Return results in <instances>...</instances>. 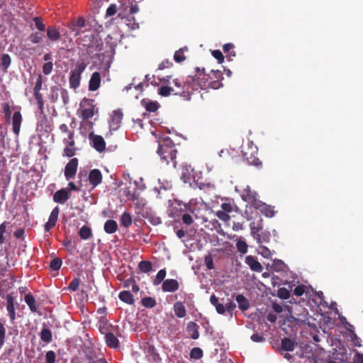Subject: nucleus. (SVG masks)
Returning <instances> with one entry per match:
<instances>
[{
	"mask_svg": "<svg viewBox=\"0 0 363 363\" xmlns=\"http://www.w3.org/2000/svg\"><path fill=\"white\" fill-rule=\"evenodd\" d=\"M83 46L87 47L89 55L93 54L94 52L101 51L103 49V41L99 34L94 32H88L81 38Z\"/></svg>",
	"mask_w": 363,
	"mask_h": 363,
	"instance_id": "1",
	"label": "nucleus"
},
{
	"mask_svg": "<svg viewBox=\"0 0 363 363\" xmlns=\"http://www.w3.org/2000/svg\"><path fill=\"white\" fill-rule=\"evenodd\" d=\"M177 152V151L175 149L174 143L169 138L164 140L162 143L159 145L157 153L161 159L167 164L169 163L170 161H174L176 159Z\"/></svg>",
	"mask_w": 363,
	"mask_h": 363,
	"instance_id": "2",
	"label": "nucleus"
},
{
	"mask_svg": "<svg viewBox=\"0 0 363 363\" xmlns=\"http://www.w3.org/2000/svg\"><path fill=\"white\" fill-rule=\"evenodd\" d=\"M242 154L243 158L250 164L255 166L261 165L262 162L257 157V147L252 143H247L246 145L242 146Z\"/></svg>",
	"mask_w": 363,
	"mask_h": 363,
	"instance_id": "3",
	"label": "nucleus"
},
{
	"mask_svg": "<svg viewBox=\"0 0 363 363\" xmlns=\"http://www.w3.org/2000/svg\"><path fill=\"white\" fill-rule=\"evenodd\" d=\"M86 67L84 62L77 63L74 69L71 70L69 78L70 88L75 89L79 86L82 74L84 72Z\"/></svg>",
	"mask_w": 363,
	"mask_h": 363,
	"instance_id": "4",
	"label": "nucleus"
},
{
	"mask_svg": "<svg viewBox=\"0 0 363 363\" xmlns=\"http://www.w3.org/2000/svg\"><path fill=\"white\" fill-rule=\"evenodd\" d=\"M184 203L179 202L177 206L174 207V212H172L169 216L180 217L182 223L186 225H190L194 223V218L189 212V211H184Z\"/></svg>",
	"mask_w": 363,
	"mask_h": 363,
	"instance_id": "5",
	"label": "nucleus"
},
{
	"mask_svg": "<svg viewBox=\"0 0 363 363\" xmlns=\"http://www.w3.org/2000/svg\"><path fill=\"white\" fill-rule=\"evenodd\" d=\"M62 143L65 145L63 156L67 157L74 156L77 150L75 146L74 133H69L67 138H63Z\"/></svg>",
	"mask_w": 363,
	"mask_h": 363,
	"instance_id": "6",
	"label": "nucleus"
},
{
	"mask_svg": "<svg viewBox=\"0 0 363 363\" xmlns=\"http://www.w3.org/2000/svg\"><path fill=\"white\" fill-rule=\"evenodd\" d=\"M198 84L194 78L189 77V79L184 82L183 89L180 95L184 100H190L191 96L195 90L198 89Z\"/></svg>",
	"mask_w": 363,
	"mask_h": 363,
	"instance_id": "7",
	"label": "nucleus"
},
{
	"mask_svg": "<svg viewBox=\"0 0 363 363\" xmlns=\"http://www.w3.org/2000/svg\"><path fill=\"white\" fill-rule=\"evenodd\" d=\"M183 206L184 211H189V212L191 213V215L194 219H201L203 220L206 221V220L204 219V216L201 213V209L200 206H199L197 203L190 201L188 203H184Z\"/></svg>",
	"mask_w": 363,
	"mask_h": 363,
	"instance_id": "8",
	"label": "nucleus"
},
{
	"mask_svg": "<svg viewBox=\"0 0 363 363\" xmlns=\"http://www.w3.org/2000/svg\"><path fill=\"white\" fill-rule=\"evenodd\" d=\"M79 161L78 159L74 157L71 159L65 167V177L67 180L73 179L77 173Z\"/></svg>",
	"mask_w": 363,
	"mask_h": 363,
	"instance_id": "9",
	"label": "nucleus"
},
{
	"mask_svg": "<svg viewBox=\"0 0 363 363\" xmlns=\"http://www.w3.org/2000/svg\"><path fill=\"white\" fill-rule=\"evenodd\" d=\"M89 140L92 147L99 152H102L106 149V142L104 138L101 135L89 134Z\"/></svg>",
	"mask_w": 363,
	"mask_h": 363,
	"instance_id": "10",
	"label": "nucleus"
},
{
	"mask_svg": "<svg viewBox=\"0 0 363 363\" xmlns=\"http://www.w3.org/2000/svg\"><path fill=\"white\" fill-rule=\"evenodd\" d=\"M241 196L245 201L252 206H256L259 202L257 199V194L248 186L243 189Z\"/></svg>",
	"mask_w": 363,
	"mask_h": 363,
	"instance_id": "11",
	"label": "nucleus"
},
{
	"mask_svg": "<svg viewBox=\"0 0 363 363\" xmlns=\"http://www.w3.org/2000/svg\"><path fill=\"white\" fill-rule=\"evenodd\" d=\"M89 182L93 188H95L102 182L103 176L98 169H93L89 173Z\"/></svg>",
	"mask_w": 363,
	"mask_h": 363,
	"instance_id": "12",
	"label": "nucleus"
},
{
	"mask_svg": "<svg viewBox=\"0 0 363 363\" xmlns=\"http://www.w3.org/2000/svg\"><path fill=\"white\" fill-rule=\"evenodd\" d=\"M123 112L120 109H117L113 111L111 120L109 121L111 129L114 130L118 129L123 119Z\"/></svg>",
	"mask_w": 363,
	"mask_h": 363,
	"instance_id": "13",
	"label": "nucleus"
},
{
	"mask_svg": "<svg viewBox=\"0 0 363 363\" xmlns=\"http://www.w3.org/2000/svg\"><path fill=\"white\" fill-rule=\"evenodd\" d=\"M60 213V208L58 206L55 207L50 216L48 221L45 223L44 225L45 230L46 232H49L54 226L56 225V223L58 220V216Z\"/></svg>",
	"mask_w": 363,
	"mask_h": 363,
	"instance_id": "14",
	"label": "nucleus"
},
{
	"mask_svg": "<svg viewBox=\"0 0 363 363\" xmlns=\"http://www.w3.org/2000/svg\"><path fill=\"white\" fill-rule=\"evenodd\" d=\"M11 231L9 222L4 221L0 224V246L6 242L7 238L10 237Z\"/></svg>",
	"mask_w": 363,
	"mask_h": 363,
	"instance_id": "15",
	"label": "nucleus"
},
{
	"mask_svg": "<svg viewBox=\"0 0 363 363\" xmlns=\"http://www.w3.org/2000/svg\"><path fill=\"white\" fill-rule=\"evenodd\" d=\"M179 287V282L174 279L164 280L162 285V289L164 292H174L178 290Z\"/></svg>",
	"mask_w": 363,
	"mask_h": 363,
	"instance_id": "16",
	"label": "nucleus"
},
{
	"mask_svg": "<svg viewBox=\"0 0 363 363\" xmlns=\"http://www.w3.org/2000/svg\"><path fill=\"white\" fill-rule=\"evenodd\" d=\"M23 121L22 115L20 111H16L14 112L13 116H12V129L13 133L18 136L20 130H21V125Z\"/></svg>",
	"mask_w": 363,
	"mask_h": 363,
	"instance_id": "17",
	"label": "nucleus"
},
{
	"mask_svg": "<svg viewBox=\"0 0 363 363\" xmlns=\"http://www.w3.org/2000/svg\"><path fill=\"white\" fill-rule=\"evenodd\" d=\"M101 82V74L98 72H94L89 82V90L91 91H96L100 87Z\"/></svg>",
	"mask_w": 363,
	"mask_h": 363,
	"instance_id": "18",
	"label": "nucleus"
},
{
	"mask_svg": "<svg viewBox=\"0 0 363 363\" xmlns=\"http://www.w3.org/2000/svg\"><path fill=\"white\" fill-rule=\"evenodd\" d=\"M245 263L249 266L251 270L257 272H261L263 270L262 264L252 255H248L245 257Z\"/></svg>",
	"mask_w": 363,
	"mask_h": 363,
	"instance_id": "19",
	"label": "nucleus"
},
{
	"mask_svg": "<svg viewBox=\"0 0 363 363\" xmlns=\"http://www.w3.org/2000/svg\"><path fill=\"white\" fill-rule=\"evenodd\" d=\"M69 198V195L65 189H62L57 191L53 195V201L55 203L60 204L65 203Z\"/></svg>",
	"mask_w": 363,
	"mask_h": 363,
	"instance_id": "20",
	"label": "nucleus"
},
{
	"mask_svg": "<svg viewBox=\"0 0 363 363\" xmlns=\"http://www.w3.org/2000/svg\"><path fill=\"white\" fill-rule=\"evenodd\" d=\"M186 332L193 340H197L199 337V325L195 322L190 321L187 323Z\"/></svg>",
	"mask_w": 363,
	"mask_h": 363,
	"instance_id": "21",
	"label": "nucleus"
},
{
	"mask_svg": "<svg viewBox=\"0 0 363 363\" xmlns=\"http://www.w3.org/2000/svg\"><path fill=\"white\" fill-rule=\"evenodd\" d=\"M7 306L6 309L10 318L11 321L13 322L16 319V312L14 308L13 298L11 294H8L6 297Z\"/></svg>",
	"mask_w": 363,
	"mask_h": 363,
	"instance_id": "22",
	"label": "nucleus"
},
{
	"mask_svg": "<svg viewBox=\"0 0 363 363\" xmlns=\"http://www.w3.org/2000/svg\"><path fill=\"white\" fill-rule=\"evenodd\" d=\"M105 342L110 348H117L119 347V340L113 333H106L105 335Z\"/></svg>",
	"mask_w": 363,
	"mask_h": 363,
	"instance_id": "23",
	"label": "nucleus"
},
{
	"mask_svg": "<svg viewBox=\"0 0 363 363\" xmlns=\"http://www.w3.org/2000/svg\"><path fill=\"white\" fill-rule=\"evenodd\" d=\"M158 94L164 97L169 96L171 94L178 95L179 91L175 89L173 86H162L158 89Z\"/></svg>",
	"mask_w": 363,
	"mask_h": 363,
	"instance_id": "24",
	"label": "nucleus"
},
{
	"mask_svg": "<svg viewBox=\"0 0 363 363\" xmlns=\"http://www.w3.org/2000/svg\"><path fill=\"white\" fill-rule=\"evenodd\" d=\"M11 64V57L7 53H3L0 57V67L4 72H7Z\"/></svg>",
	"mask_w": 363,
	"mask_h": 363,
	"instance_id": "25",
	"label": "nucleus"
},
{
	"mask_svg": "<svg viewBox=\"0 0 363 363\" xmlns=\"http://www.w3.org/2000/svg\"><path fill=\"white\" fill-rule=\"evenodd\" d=\"M47 37L51 41L55 42L60 39L61 35L55 26H49L47 29Z\"/></svg>",
	"mask_w": 363,
	"mask_h": 363,
	"instance_id": "26",
	"label": "nucleus"
},
{
	"mask_svg": "<svg viewBox=\"0 0 363 363\" xmlns=\"http://www.w3.org/2000/svg\"><path fill=\"white\" fill-rule=\"evenodd\" d=\"M119 299L129 305H133L135 303V299L133 294L129 291H122L118 294Z\"/></svg>",
	"mask_w": 363,
	"mask_h": 363,
	"instance_id": "27",
	"label": "nucleus"
},
{
	"mask_svg": "<svg viewBox=\"0 0 363 363\" xmlns=\"http://www.w3.org/2000/svg\"><path fill=\"white\" fill-rule=\"evenodd\" d=\"M174 312L177 318H184L186 315V311L184 303L181 301H177L174 304Z\"/></svg>",
	"mask_w": 363,
	"mask_h": 363,
	"instance_id": "28",
	"label": "nucleus"
},
{
	"mask_svg": "<svg viewBox=\"0 0 363 363\" xmlns=\"http://www.w3.org/2000/svg\"><path fill=\"white\" fill-rule=\"evenodd\" d=\"M210 302L213 306H215L218 313L224 314L225 312V306L223 303H219L218 298L214 294L211 296Z\"/></svg>",
	"mask_w": 363,
	"mask_h": 363,
	"instance_id": "29",
	"label": "nucleus"
},
{
	"mask_svg": "<svg viewBox=\"0 0 363 363\" xmlns=\"http://www.w3.org/2000/svg\"><path fill=\"white\" fill-rule=\"evenodd\" d=\"M104 231L108 234H112L117 231L118 224L114 220H107L104 224Z\"/></svg>",
	"mask_w": 363,
	"mask_h": 363,
	"instance_id": "30",
	"label": "nucleus"
},
{
	"mask_svg": "<svg viewBox=\"0 0 363 363\" xmlns=\"http://www.w3.org/2000/svg\"><path fill=\"white\" fill-rule=\"evenodd\" d=\"M40 337L43 342L50 343L52 340V331L47 327H43L40 333Z\"/></svg>",
	"mask_w": 363,
	"mask_h": 363,
	"instance_id": "31",
	"label": "nucleus"
},
{
	"mask_svg": "<svg viewBox=\"0 0 363 363\" xmlns=\"http://www.w3.org/2000/svg\"><path fill=\"white\" fill-rule=\"evenodd\" d=\"M255 207L259 208L262 213L268 217H272L274 215V212L271 206L264 203H257Z\"/></svg>",
	"mask_w": 363,
	"mask_h": 363,
	"instance_id": "32",
	"label": "nucleus"
},
{
	"mask_svg": "<svg viewBox=\"0 0 363 363\" xmlns=\"http://www.w3.org/2000/svg\"><path fill=\"white\" fill-rule=\"evenodd\" d=\"M235 299L238 304V307L242 311H245L249 308L250 303L248 300L242 294H238V296H236Z\"/></svg>",
	"mask_w": 363,
	"mask_h": 363,
	"instance_id": "33",
	"label": "nucleus"
},
{
	"mask_svg": "<svg viewBox=\"0 0 363 363\" xmlns=\"http://www.w3.org/2000/svg\"><path fill=\"white\" fill-rule=\"evenodd\" d=\"M147 356L152 358L155 362H159L161 360L160 354L157 352L156 348L153 345H148L146 349Z\"/></svg>",
	"mask_w": 363,
	"mask_h": 363,
	"instance_id": "34",
	"label": "nucleus"
},
{
	"mask_svg": "<svg viewBox=\"0 0 363 363\" xmlns=\"http://www.w3.org/2000/svg\"><path fill=\"white\" fill-rule=\"evenodd\" d=\"M281 345L283 350L292 352L294 350L295 343L289 337H284L281 340Z\"/></svg>",
	"mask_w": 363,
	"mask_h": 363,
	"instance_id": "35",
	"label": "nucleus"
},
{
	"mask_svg": "<svg viewBox=\"0 0 363 363\" xmlns=\"http://www.w3.org/2000/svg\"><path fill=\"white\" fill-rule=\"evenodd\" d=\"M24 299H25V302L28 306L30 310L32 312H36L37 307L35 305V297L31 294H26Z\"/></svg>",
	"mask_w": 363,
	"mask_h": 363,
	"instance_id": "36",
	"label": "nucleus"
},
{
	"mask_svg": "<svg viewBox=\"0 0 363 363\" xmlns=\"http://www.w3.org/2000/svg\"><path fill=\"white\" fill-rule=\"evenodd\" d=\"M121 225L123 227L128 228L132 225V217L130 214L128 212H124L120 219Z\"/></svg>",
	"mask_w": 363,
	"mask_h": 363,
	"instance_id": "37",
	"label": "nucleus"
},
{
	"mask_svg": "<svg viewBox=\"0 0 363 363\" xmlns=\"http://www.w3.org/2000/svg\"><path fill=\"white\" fill-rule=\"evenodd\" d=\"M79 234L80 238L83 240H87L90 238L92 235L91 228L86 225H83L80 228Z\"/></svg>",
	"mask_w": 363,
	"mask_h": 363,
	"instance_id": "38",
	"label": "nucleus"
},
{
	"mask_svg": "<svg viewBox=\"0 0 363 363\" xmlns=\"http://www.w3.org/2000/svg\"><path fill=\"white\" fill-rule=\"evenodd\" d=\"M141 303L144 307L147 308H152L156 306L157 302L154 298L147 296L142 298Z\"/></svg>",
	"mask_w": 363,
	"mask_h": 363,
	"instance_id": "39",
	"label": "nucleus"
},
{
	"mask_svg": "<svg viewBox=\"0 0 363 363\" xmlns=\"http://www.w3.org/2000/svg\"><path fill=\"white\" fill-rule=\"evenodd\" d=\"M142 104H144L146 111L148 112H155L159 108V104L157 101L146 102L145 100H143Z\"/></svg>",
	"mask_w": 363,
	"mask_h": 363,
	"instance_id": "40",
	"label": "nucleus"
},
{
	"mask_svg": "<svg viewBox=\"0 0 363 363\" xmlns=\"http://www.w3.org/2000/svg\"><path fill=\"white\" fill-rule=\"evenodd\" d=\"M166 274H167V272H166V269H160L155 279L153 280V284L155 286H158L159 284H160L162 283V281H164V278L166 277Z\"/></svg>",
	"mask_w": 363,
	"mask_h": 363,
	"instance_id": "41",
	"label": "nucleus"
},
{
	"mask_svg": "<svg viewBox=\"0 0 363 363\" xmlns=\"http://www.w3.org/2000/svg\"><path fill=\"white\" fill-rule=\"evenodd\" d=\"M94 115V106H92L91 108H84L82 110L81 118L83 120H88L91 118Z\"/></svg>",
	"mask_w": 363,
	"mask_h": 363,
	"instance_id": "42",
	"label": "nucleus"
},
{
	"mask_svg": "<svg viewBox=\"0 0 363 363\" xmlns=\"http://www.w3.org/2000/svg\"><path fill=\"white\" fill-rule=\"evenodd\" d=\"M138 267L142 272L147 273L152 270V265L150 261L143 260L139 263Z\"/></svg>",
	"mask_w": 363,
	"mask_h": 363,
	"instance_id": "43",
	"label": "nucleus"
},
{
	"mask_svg": "<svg viewBox=\"0 0 363 363\" xmlns=\"http://www.w3.org/2000/svg\"><path fill=\"white\" fill-rule=\"evenodd\" d=\"M3 113L4 114L6 123L9 124L11 118V110L9 103H4L3 104Z\"/></svg>",
	"mask_w": 363,
	"mask_h": 363,
	"instance_id": "44",
	"label": "nucleus"
},
{
	"mask_svg": "<svg viewBox=\"0 0 363 363\" xmlns=\"http://www.w3.org/2000/svg\"><path fill=\"white\" fill-rule=\"evenodd\" d=\"M189 355L191 359H199L203 357V350L199 347H194Z\"/></svg>",
	"mask_w": 363,
	"mask_h": 363,
	"instance_id": "45",
	"label": "nucleus"
},
{
	"mask_svg": "<svg viewBox=\"0 0 363 363\" xmlns=\"http://www.w3.org/2000/svg\"><path fill=\"white\" fill-rule=\"evenodd\" d=\"M43 35L40 33H31L28 38L29 40L34 44L40 43L42 42L43 38Z\"/></svg>",
	"mask_w": 363,
	"mask_h": 363,
	"instance_id": "46",
	"label": "nucleus"
},
{
	"mask_svg": "<svg viewBox=\"0 0 363 363\" xmlns=\"http://www.w3.org/2000/svg\"><path fill=\"white\" fill-rule=\"evenodd\" d=\"M174 60L177 63H181L186 60V56L184 54V48H180L174 52Z\"/></svg>",
	"mask_w": 363,
	"mask_h": 363,
	"instance_id": "47",
	"label": "nucleus"
},
{
	"mask_svg": "<svg viewBox=\"0 0 363 363\" xmlns=\"http://www.w3.org/2000/svg\"><path fill=\"white\" fill-rule=\"evenodd\" d=\"M34 96L38 105L39 109L41 112H43L44 107V100L43 94L40 92V91H38L37 92H34Z\"/></svg>",
	"mask_w": 363,
	"mask_h": 363,
	"instance_id": "48",
	"label": "nucleus"
},
{
	"mask_svg": "<svg viewBox=\"0 0 363 363\" xmlns=\"http://www.w3.org/2000/svg\"><path fill=\"white\" fill-rule=\"evenodd\" d=\"M81 280L79 278H74L68 286V289L71 291H76L78 290L80 285Z\"/></svg>",
	"mask_w": 363,
	"mask_h": 363,
	"instance_id": "49",
	"label": "nucleus"
},
{
	"mask_svg": "<svg viewBox=\"0 0 363 363\" xmlns=\"http://www.w3.org/2000/svg\"><path fill=\"white\" fill-rule=\"evenodd\" d=\"M62 259L59 257H56L50 262V267L55 271H58L61 266H62Z\"/></svg>",
	"mask_w": 363,
	"mask_h": 363,
	"instance_id": "50",
	"label": "nucleus"
},
{
	"mask_svg": "<svg viewBox=\"0 0 363 363\" xmlns=\"http://www.w3.org/2000/svg\"><path fill=\"white\" fill-rule=\"evenodd\" d=\"M236 247L238 252L242 254H245L247 252L248 246L245 241L238 240L236 243Z\"/></svg>",
	"mask_w": 363,
	"mask_h": 363,
	"instance_id": "51",
	"label": "nucleus"
},
{
	"mask_svg": "<svg viewBox=\"0 0 363 363\" xmlns=\"http://www.w3.org/2000/svg\"><path fill=\"white\" fill-rule=\"evenodd\" d=\"M6 330L4 325L0 322V349L4 346L6 340Z\"/></svg>",
	"mask_w": 363,
	"mask_h": 363,
	"instance_id": "52",
	"label": "nucleus"
},
{
	"mask_svg": "<svg viewBox=\"0 0 363 363\" xmlns=\"http://www.w3.org/2000/svg\"><path fill=\"white\" fill-rule=\"evenodd\" d=\"M277 295L281 299H288L290 297V292L286 288L281 287L278 289Z\"/></svg>",
	"mask_w": 363,
	"mask_h": 363,
	"instance_id": "53",
	"label": "nucleus"
},
{
	"mask_svg": "<svg viewBox=\"0 0 363 363\" xmlns=\"http://www.w3.org/2000/svg\"><path fill=\"white\" fill-rule=\"evenodd\" d=\"M33 21L38 30L40 31H44L45 30V25L43 23L40 17L36 16L33 18Z\"/></svg>",
	"mask_w": 363,
	"mask_h": 363,
	"instance_id": "54",
	"label": "nucleus"
},
{
	"mask_svg": "<svg viewBox=\"0 0 363 363\" xmlns=\"http://www.w3.org/2000/svg\"><path fill=\"white\" fill-rule=\"evenodd\" d=\"M46 363H55L56 354L54 351H48L45 354Z\"/></svg>",
	"mask_w": 363,
	"mask_h": 363,
	"instance_id": "55",
	"label": "nucleus"
},
{
	"mask_svg": "<svg viewBox=\"0 0 363 363\" xmlns=\"http://www.w3.org/2000/svg\"><path fill=\"white\" fill-rule=\"evenodd\" d=\"M204 263L208 269H213L214 268L213 260L210 254L207 255L204 257Z\"/></svg>",
	"mask_w": 363,
	"mask_h": 363,
	"instance_id": "56",
	"label": "nucleus"
},
{
	"mask_svg": "<svg viewBox=\"0 0 363 363\" xmlns=\"http://www.w3.org/2000/svg\"><path fill=\"white\" fill-rule=\"evenodd\" d=\"M216 216L221 220L224 221V222H227V221H229L230 219V216L228 215V213L225 212V211H222L221 210L220 211H218L216 212Z\"/></svg>",
	"mask_w": 363,
	"mask_h": 363,
	"instance_id": "57",
	"label": "nucleus"
},
{
	"mask_svg": "<svg viewBox=\"0 0 363 363\" xmlns=\"http://www.w3.org/2000/svg\"><path fill=\"white\" fill-rule=\"evenodd\" d=\"M52 68H53V64L52 62H47L46 63H45L43 66V72L44 74H45V75L50 74L52 71Z\"/></svg>",
	"mask_w": 363,
	"mask_h": 363,
	"instance_id": "58",
	"label": "nucleus"
},
{
	"mask_svg": "<svg viewBox=\"0 0 363 363\" xmlns=\"http://www.w3.org/2000/svg\"><path fill=\"white\" fill-rule=\"evenodd\" d=\"M43 85V76L39 74L36 79L35 86L33 88V92H37L38 91H40Z\"/></svg>",
	"mask_w": 363,
	"mask_h": 363,
	"instance_id": "59",
	"label": "nucleus"
},
{
	"mask_svg": "<svg viewBox=\"0 0 363 363\" xmlns=\"http://www.w3.org/2000/svg\"><path fill=\"white\" fill-rule=\"evenodd\" d=\"M211 54L218 61V62L220 64L224 61V56L220 50H213L211 52Z\"/></svg>",
	"mask_w": 363,
	"mask_h": 363,
	"instance_id": "60",
	"label": "nucleus"
},
{
	"mask_svg": "<svg viewBox=\"0 0 363 363\" xmlns=\"http://www.w3.org/2000/svg\"><path fill=\"white\" fill-rule=\"evenodd\" d=\"M127 20H128V23H127V26L133 29V30H135L137 28H139V24L138 23L135 22V19L134 17H130V18H127Z\"/></svg>",
	"mask_w": 363,
	"mask_h": 363,
	"instance_id": "61",
	"label": "nucleus"
},
{
	"mask_svg": "<svg viewBox=\"0 0 363 363\" xmlns=\"http://www.w3.org/2000/svg\"><path fill=\"white\" fill-rule=\"evenodd\" d=\"M225 311H227L230 314L232 315L233 311L235 310V308H236V305L235 303L229 300L228 303H225Z\"/></svg>",
	"mask_w": 363,
	"mask_h": 363,
	"instance_id": "62",
	"label": "nucleus"
},
{
	"mask_svg": "<svg viewBox=\"0 0 363 363\" xmlns=\"http://www.w3.org/2000/svg\"><path fill=\"white\" fill-rule=\"evenodd\" d=\"M306 286L304 285H298L294 290V294L296 296H302L305 292Z\"/></svg>",
	"mask_w": 363,
	"mask_h": 363,
	"instance_id": "63",
	"label": "nucleus"
},
{
	"mask_svg": "<svg viewBox=\"0 0 363 363\" xmlns=\"http://www.w3.org/2000/svg\"><path fill=\"white\" fill-rule=\"evenodd\" d=\"M117 6L116 4H111L106 9V16H111L116 13Z\"/></svg>",
	"mask_w": 363,
	"mask_h": 363,
	"instance_id": "64",
	"label": "nucleus"
}]
</instances>
